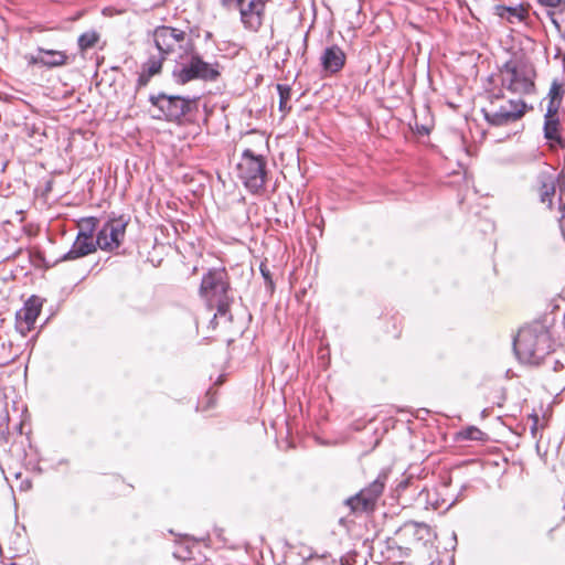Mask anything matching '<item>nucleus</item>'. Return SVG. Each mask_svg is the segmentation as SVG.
<instances>
[{
	"label": "nucleus",
	"mask_w": 565,
	"mask_h": 565,
	"mask_svg": "<svg viewBox=\"0 0 565 565\" xmlns=\"http://www.w3.org/2000/svg\"><path fill=\"white\" fill-rule=\"evenodd\" d=\"M199 294L209 308L216 309L215 318L226 316L233 297L231 296L230 278L225 268H213L204 274Z\"/></svg>",
	"instance_id": "obj_4"
},
{
	"label": "nucleus",
	"mask_w": 565,
	"mask_h": 565,
	"mask_svg": "<svg viewBox=\"0 0 565 565\" xmlns=\"http://www.w3.org/2000/svg\"><path fill=\"white\" fill-rule=\"evenodd\" d=\"M561 190L565 192V173L561 175Z\"/></svg>",
	"instance_id": "obj_31"
},
{
	"label": "nucleus",
	"mask_w": 565,
	"mask_h": 565,
	"mask_svg": "<svg viewBox=\"0 0 565 565\" xmlns=\"http://www.w3.org/2000/svg\"><path fill=\"white\" fill-rule=\"evenodd\" d=\"M345 60V53L338 45L326 47L320 56L322 70L328 74L339 73L343 68Z\"/></svg>",
	"instance_id": "obj_14"
},
{
	"label": "nucleus",
	"mask_w": 565,
	"mask_h": 565,
	"mask_svg": "<svg viewBox=\"0 0 565 565\" xmlns=\"http://www.w3.org/2000/svg\"><path fill=\"white\" fill-rule=\"evenodd\" d=\"M559 128H561V122H559V118H558V111L551 114L550 110H546V113L544 115V137L548 141L563 147L564 143H563Z\"/></svg>",
	"instance_id": "obj_16"
},
{
	"label": "nucleus",
	"mask_w": 565,
	"mask_h": 565,
	"mask_svg": "<svg viewBox=\"0 0 565 565\" xmlns=\"http://www.w3.org/2000/svg\"><path fill=\"white\" fill-rule=\"evenodd\" d=\"M490 104L482 109L487 122L491 126H505L521 119L526 111V104L522 98L503 100V95L491 94Z\"/></svg>",
	"instance_id": "obj_5"
},
{
	"label": "nucleus",
	"mask_w": 565,
	"mask_h": 565,
	"mask_svg": "<svg viewBox=\"0 0 565 565\" xmlns=\"http://www.w3.org/2000/svg\"><path fill=\"white\" fill-rule=\"evenodd\" d=\"M565 95L564 85L558 82L557 79H554L551 84L550 90L547 93V99L548 104L546 107V110H550V113H555L559 110L562 100Z\"/></svg>",
	"instance_id": "obj_19"
},
{
	"label": "nucleus",
	"mask_w": 565,
	"mask_h": 565,
	"mask_svg": "<svg viewBox=\"0 0 565 565\" xmlns=\"http://www.w3.org/2000/svg\"><path fill=\"white\" fill-rule=\"evenodd\" d=\"M533 424L531 426V434L534 438H536L537 429H539V417L535 415L533 416Z\"/></svg>",
	"instance_id": "obj_28"
},
{
	"label": "nucleus",
	"mask_w": 565,
	"mask_h": 565,
	"mask_svg": "<svg viewBox=\"0 0 565 565\" xmlns=\"http://www.w3.org/2000/svg\"><path fill=\"white\" fill-rule=\"evenodd\" d=\"M553 348L547 318L535 320L520 329L514 351L525 363L539 364Z\"/></svg>",
	"instance_id": "obj_2"
},
{
	"label": "nucleus",
	"mask_w": 565,
	"mask_h": 565,
	"mask_svg": "<svg viewBox=\"0 0 565 565\" xmlns=\"http://www.w3.org/2000/svg\"><path fill=\"white\" fill-rule=\"evenodd\" d=\"M540 4L551 8L550 10H554L559 8L564 3L561 0H537Z\"/></svg>",
	"instance_id": "obj_26"
},
{
	"label": "nucleus",
	"mask_w": 565,
	"mask_h": 565,
	"mask_svg": "<svg viewBox=\"0 0 565 565\" xmlns=\"http://www.w3.org/2000/svg\"><path fill=\"white\" fill-rule=\"evenodd\" d=\"M386 479L387 476L385 473L379 475V477L372 483H370L369 487L362 489L355 495L347 499L345 504L351 509L353 513L373 511L377 499L383 493Z\"/></svg>",
	"instance_id": "obj_8"
},
{
	"label": "nucleus",
	"mask_w": 565,
	"mask_h": 565,
	"mask_svg": "<svg viewBox=\"0 0 565 565\" xmlns=\"http://www.w3.org/2000/svg\"><path fill=\"white\" fill-rule=\"evenodd\" d=\"M149 100L169 121L181 119L190 110L191 100L181 96L160 93L151 95Z\"/></svg>",
	"instance_id": "obj_11"
},
{
	"label": "nucleus",
	"mask_w": 565,
	"mask_h": 565,
	"mask_svg": "<svg viewBox=\"0 0 565 565\" xmlns=\"http://www.w3.org/2000/svg\"><path fill=\"white\" fill-rule=\"evenodd\" d=\"M156 50L171 53L175 64L171 76L174 83L185 85L192 81L215 82L220 75V64L207 62L196 51L191 34L172 26H158L152 34Z\"/></svg>",
	"instance_id": "obj_1"
},
{
	"label": "nucleus",
	"mask_w": 565,
	"mask_h": 565,
	"mask_svg": "<svg viewBox=\"0 0 565 565\" xmlns=\"http://www.w3.org/2000/svg\"><path fill=\"white\" fill-rule=\"evenodd\" d=\"M67 55L63 51L45 50L43 52V60H40L41 66L49 68L60 67L67 64Z\"/></svg>",
	"instance_id": "obj_20"
},
{
	"label": "nucleus",
	"mask_w": 565,
	"mask_h": 565,
	"mask_svg": "<svg viewBox=\"0 0 565 565\" xmlns=\"http://www.w3.org/2000/svg\"><path fill=\"white\" fill-rule=\"evenodd\" d=\"M498 77L501 88L520 96L535 92L536 71L525 57L513 56L499 67Z\"/></svg>",
	"instance_id": "obj_3"
},
{
	"label": "nucleus",
	"mask_w": 565,
	"mask_h": 565,
	"mask_svg": "<svg viewBox=\"0 0 565 565\" xmlns=\"http://www.w3.org/2000/svg\"><path fill=\"white\" fill-rule=\"evenodd\" d=\"M277 90L279 94V110L287 113L291 108L288 104L291 97V88L288 85L278 84Z\"/></svg>",
	"instance_id": "obj_24"
},
{
	"label": "nucleus",
	"mask_w": 565,
	"mask_h": 565,
	"mask_svg": "<svg viewBox=\"0 0 565 565\" xmlns=\"http://www.w3.org/2000/svg\"><path fill=\"white\" fill-rule=\"evenodd\" d=\"M458 437L461 440H477L483 441L487 439V434L480 430L478 427L470 426L459 431Z\"/></svg>",
	"instance_id": "obj_23"
},
{
	"label": "nucleus",
	"mask_w": 565,
	"mask_h": 565,
	"mask_svg": "<svg viewBox=\"0 0 565 565\" xmlns=\"http://www.w3.org/2000/svg\"><path fill=\"white\" fill-rule=\"evenodd\" d=\"M562 217L559 220V226H561V231H562V234H563V237L565 239V205H563L562 207Z\"/></svg>",
	"instance_id": "obj_29"
},
{
	"label": "nucleus",
	"mask_w": 565,
	"mask_h": 565,
	"mask_svg": "<svg viewBox=\"0 0 565 565\" xmlns=\"http://www.w3.org/2000/svg\"><path fill=\"white\" fill-rule=\"evenodd\" d=\"M430 565H439V564H437V563H431Z\"/></svg>",
	"instance_id": "obj_32"
},
{
	"label": "nucleus",
	"mask_w": 565,
	"mask_h": 565,
	"mask_svg": "<svg viewBox=\"0 0 565 565\" xmlns=\"http://www.w3.org/2000/svg\"><path fill=\"white\" fill-rule=\"evenodd\" d=\"M97 223L98 220L96 217H88L82 221V226L85 230L78 232L71 249L62 256L61 260H74L96 250L98 246L93 239V233L97 227Z\"/></svg>",
	"instance_id": "obj_10"
},
{
	"label": "nucleus",
	"mask_w": 565,
	"mask_h": 565,
	"mask_svg": "<svg viewBox=\"0 0 565 565\" xmlns=\"http://www.w3.org/2000/svg\"><path fill=\"white\" fill-rule=\"evenodd\" d=\"M495 14L502 20H507L511 24L521 23L525 20L526 10L523 6L518 7H505V6H497Z\"/></svg>",
	"instance_id": "obj_17"
},
{
	"label": "nucleus",
	"mask_w": 565,
	"mask_h": 565,
	"mask_svg": "<svg viewBox=\"0 0 565 565\" xmlns=\"http://www.w3.org/2000/svg\"><path fill=\"white\" fill-rule=\"evenodd\" d=\"M157 54L149 53V57L142 63L136 83L137 89L146 87L153 76L159 75L162 71L163 61L171 55V53H163L160 50H157Z\"/></svg>",
	"instance_id": "obj_13"
},
{
	"label": "nucleus",
	"mask_w": 565,
	"mask_h": 565,
	"mask_svg": "<svg viewBox=\"0 0 565 565\" xmlns=\"http://www.w3.org/2000/svg\"><path fill=\"white\" fill-rule=\"evenodd\" d=\"M99 40V34L96 31H87L79 35L78 38V46L82 52L92 49L96 45Z\"/></svg>",
	"instance_id": "obj_22"
},
{
	"label": "nucleus",
	"mask_w": 565,
	"mask_h": 565,
	"mask_svg": "<svg viewBox=\"0 0 565 565\" xmlns=\"http://www.w3.org/2000/svg\"><path fill=\"white\" fill-rule=\"evenodd\" d=\"M540 201L552 209L553 198L556 190V179L552 172L542 171L537 175Z\"/></svg>",
	"instance_id": "obj_15"
},
{
	"label": "nucleus",
	"mask_w": 565,
	"mask_h": 565,
	"mask_svg": "<svg viewBox=\"0 0 565 565\" xmlns=\"http://www.w3.org/2000/svg\"><path fill=\"white\" fill-rule=\"evenodd\" d=\"M547 14L562 39L565 41V2L559 8L548 10Z\"/></svg>",
	"instance_id": "obj_21"
},
{
	"label": "nucleus",
	"mask_w": 565,
	"mask_h": 565,
	"mask_svg": "<svg viewBox=\"0 0 565 565\" xmlns=\"http://www.w3.org/2000/svg\"><path fill=\"white\" fill-rule=\"evenodd\" d=\"M42 302L38 297H31L15 315V329L25 337L34 327L41 312Z\"/></svg>",
	"instance_id": "obj_12"
},
{
	"label": "nucleus",
	"mask_w": 565,
	"mask_h": 565,
	"mask_svg": "<svg viewBox=\"0 0 565 565\" xmlns=\"http://www.w3.org/2000/svg\"><path fill=\"white\" fill-rule=\"evenodd\" d=\"M8 419V415L4 414L3 416L0 417V431L3 430L4 428H7V422Z\"/></svg>",
	"instance_id": "obj_30"
},
{
	"label": "nucleus",
	"mask_w": 565,
	"mask_h": 565,
	"mask_svg": "<svg viewBox=\"0 0 565 565\" xmlns=\"http://www.w3.org/2000/svg\"><path fill=\"white\" fill-rule=\"evenodd\" d=\"M427 527L425 525H419L414 522L405 523L396 531V540L403 543H411L412 541H418L422 539L419 534L426 531Z\"/></svg>",
	"instance_id": "obj_18"
},
{
	"label": "nucleus",
	"mask_w": 565,
	"mask_h": 565,
	"mask_svg": "<svg viewBox=\"0 0 565 565\" xmlns=\"http://www.w3.org/2000/svg\"><path fill=\"white\" fill-rule=\"evenodd\" d=\"M43 52H44V49L43 47H39L38 49V54L30 56L29 64L41 65L40 60H43Z\"/></svg>",
	"instance_id": "obj_27"
},
{
	"label": "nucleus",
	"mask_w": 565,
	"mask_h": 565,
	"mask_svg": "<svg viewBox=\"0 0 565 565\" xmlns=\"http://www.w3.org/2000/svg\"><path fill=\"white\" fill-rule=\"evenodd\" d=\"M237 170L239 179L252 193H258L264 189L267 172L263 156H256L250 149L244 150Z\"/></svg>",
	"instance_id": "obj_6"
},
{
	"label": "nucleus",
	"mask_w": 565,
	"mask_h": 565,
	"mask_svg": "<svg viewBox=\"0 0 565 565\" xmlns=\"http://www.w3.org/2000/svg\"><path fill=\"white\" fill-rule=\"evenodd\" d=\"M127 225L128 220L124 215L106 221L97 233V246L107 252L117 249L125 238Z\"/></svg>",
	"instance_id": "obj_9"
},
{
	"label": "nucleus",
	"mask_w": 565,
	"mask_h": 565,
	"mask_svg": "<svg viewBox=\"0 0 565 565\" xmlns=\"http://www.w3.org/2000/svg\"><path fill=\"white\" fill-rule=\"evenodd\" d=\"M226 10L239 12L245 29L257 32L263 25L267 0H220Z\"/></svg>",
	"instance_id": "obj_7"
},
{
	"label": "nucleus",
	"mask_w": 565,
	"mask_h": 565,
	"mask_svg": "<svg viewBox=\"0 0 565 565\" xmlns=\"http://www.w3.org/2000/svg\"><path fill=\"white\" fill-rule=\"evenodd\" d=\"M259 269H260V274L266 282L267 288L270 291H273L274 290V281H273L269 268L264 263H262Z\"/></svg>",
	"instance_id": "obj_25"
}]
</instances>
